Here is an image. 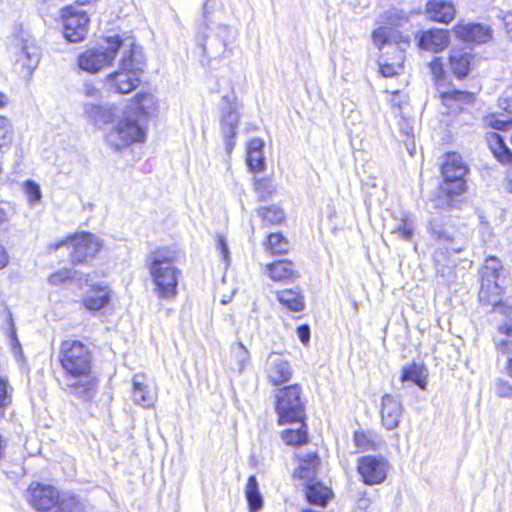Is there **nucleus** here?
I'll list each match as a JSON object with an SVG mask.
<instances>
[{"label": "nucleus", "instance_id": "f257e3e1", "mask_svg": "<svg viewBox=\"0 0 512 512\" xmlns=\"http://www.w3.org/2000/svg\"><path fill=\"white\" fill-rule=\"evenodd\" d=\"M58 360L63 370L62 388L84 402L91 401L97 392V379L88 347L81 341L65 340L60 344Z\"/></svg>", "mask_w": 512, "mask_h": 512}, {"label": "nucleus", "instance_id": "f03ea898", "mask_svg": "<svg viewBox=\"0 0 512 512\" xmlns=\"http://www.w3.org/2000/svg\"><path fill=\"white\" fill-rule=\"evenodd\" d=\"M480 276V301L496 306L495 311L505 317L504 324L499 327L498 335L494 338L496 349L502 353H510L512 352V307L497 305L506 280L501 261L496 257H488L480 271Z\"/></svg>", "mask_w": 512, "mask_h": 512}, {"label": "nucleus", "instance_id": "7ed1b4c3", "mask_svg": "<svg viewBox=\"0 0 512 512\" xmlns=\"http://www.w3.org/2000/svg\"><path fill=\"white\" fill-rule=\"evenodd\" d=\"M155 109L154 97L143 94L137 104L128 107L118 118L115 126L106 134L107 144L114 150L128 148L146 139L148 116Z\"/></svg>", "mask_w": 512, "mask_h": 512}, {"label": "nucleus", "instance_id": "20e7f679", "mask_svg": "<svg viewBox=\"0 0 512 512\" xmlns=\"http://www.w3.org/2000/svg\"><path fill=\"white\" fill-rule=\"evenodd\" d=\"M146 263L154 294L163 301L175 300L181 271L175 264L174 253L168 249H158L149 254Z\"/></svg>", "mask_w": 512, "mask_h": 512}, {"label": "nucleus", "instance_id": "39448f33", "mask_svg": "<svg viewBox=\"0 0 512 512\" xmlns=\"http://www.w3.org/2000/svg\"><path fill=\"white\" fill-rule=\"evenodd\" d=\"M121 53L118 70L107 75L106 82L111 90L127 94L139 86L146 63L142 49L135 45L132 38L124 39Z\"/></svg>", "mask_w": 512, "mask_h": 512}, {"label": "nucleus", "instance_id": "423d86ee", "mask_svg": "<svg viewBox=\"0 0 512 512\" xmlns=\"http://www.w3.org/2000/svg\"><path fill=\"white\" fill-rule=\"evenodd\" d=\"M14 69L24 79H29L40 62V49L28 31H19L11 46Z\"/></svg>", "mask_w": 512, "mask_h": 512}, {"label": "nucleus", "instance_id": "0eeeda50", "mask_svg": "<svg viewBox=\"0 0 512 512\" xmlns=\"http://www.w3.org/2000/svg\"><path fill=\"white\" fill-rule=\"evenodd\" d=\"M124 47V39L118 35L107 37L97 47L87 49L78 57V66L83 71L97 73L109 66L118 51Z\"/></svg>", "mask_w": 512, "mask_h": 512}, {"label": "nucleus", "instance_id": "6e6552de", "mask_svg": "<svg viewBox=\"0 0 512 512\" xmlns=\"http://www.w3.org/2000/svg\"><path fill=\"white\" fill-rule=\"evenodd\" d=\"M469 172L468 166L462 157L453 152L445 156L441 166L443 183L441 189L449 196H458L466 191V176Z\"/></svg>", "mask_w": 512, "mask_h": 512}, {"label": "nucleus", "instance_id": "1a4fd4ad", "mask_svg": "<svg viewBox=\"0 0 512 512\" xmlns=\"http://www.w3.org/2000/svg\"><path fill=\"white\" fill-rule=\"evenodd\" d=\"M276 412L279 424L302 422L305 407L301 400L299 385H290L279 389L276 393Z\"/></svg>", "mask_w": 512, "mask_h": 512}, {"label": "nucleus", "instance_id": "9d476101", "mask_svg": "<svg viewBox=\"0 0 512 512\" xmlns=\"http://www.w3.org/2000/svg\"><path fill=\"white\" fill-rule=\"evenodd\" d=\"M61 16L63 19V33L67 41L73 43L82 41L88 32L89 18L87 12L80 8L79 3H76L63 8Z\"/></svg>", "mask_w": 512, "mask_h": 512}, {"label": "nucleus", "instance_id": "9b49d317", "mask_svg": "<svg viewBox=\"0 0 512 512\" xmlns=\"http://www.w3.org/2000/svg\"><path fill=\"white\" fill-rule=\"evenodd\" d=\"M66 243H70L73 248L71 261L74 264L84 263L94 258L102 247L100 239L88 232L75 233L66 240L59 242L55 249H58Z\"/></svg>", "mask_w": 512, "mask_h": 512}, {"label": "nucleus", "instance_id": "f8f14e48", "mask_svg": "<svg viewBox=\"0 0 512 512\" xmlns=\"http://www.w3.org/2000/svg\"><path fill=\"white\" fill-rule=\"evenodd\" d=\"M240 105L234 95H226L221 101V131L224 137L226 151L230 154L234 148V138L240 120Z\"/></svg>", "mask_w": 512, "mask_h": 512}, {"label": "nucleus", "instance_id": "ddd939ff", "mask_svg": "<svg viewBox=\"0 0 512 512\" xmlns=\"http://www.w3.org/2000/svg\"><path fill=\"white\" fill-rule=\"evenodd\" d=\"M60 493L50 485L32 483L26 492L27 502L39 512L53 511L57 504Z\"/></svg>", "mask_w": 512, "mask_h": 512}, {"label": "nucleus", "instance_id": "4468645a", "mask_svg": "<svg viewBox=\"0 0 512 512\" xmlns=\"http://www.w3.org/2000/svg\"><path fill=\"white\" fill-rule=\"evenodd\" d=\"M389 465L382 457L364 456L358 461V472L367 485L382 483L387 476Z\"/></svg>", "mask_w": 512, "mask_h": 512}, {"label": "nucleus", "instance_id": "2eb2a0df", "mask_svg": "<svg viewBox=\"0 0 512 512\" xmlns=\"http://www.w3.org/2000/svg\"><path fill=\"white\" fill-rule=\"evenodd\" d=\"M83 115L87 122L97 128H102L114 120L117 109L109 103L83 101Z\"/></svg>", "mask_w": 512, "mask_h": 512}, {"label": "nucleus", "instance_id": "dca6fc26", "mask_svg": "<svg viewBox=\"0 0 512 512\" xmlns=\"http://www.w3.org/2000/svg\"><path fill=\"white\" fill-rule=\"evenodd\" d=\"M157 398V389L145 374L137 373L132 377V400L135 404L143 408H152Z\"/></svg>", "mask_w": 512, "mask_h": 512}, {"label": "nucleus", "instance_id": "f3484780", "mask_svg": "<svg viewBox=\"0 0 512 512\" xmlns=\"http://www.w3.org/2000/svg\"><path fill=\"white\" fill-rule=\"evenodd\" d=\"M403 414V406L400 400L390 394H385L380 403V416L382 425L387 430L398 427Z\"/></svg>", "mask_w": 512, "mask_h": 512}, {"label": "nucleus", "instance_id": "a211bd4d", "mask_svg": "<svg viewBox=\"0 0 512 512\" xmlns=\"http://www.w3.org/2000/svg\"><path fill=\"white\" fill-rule=\"evenodd\" d=\"M393 42L396 44L394 48L395 61L394 62H380V72L384 77H393L399 75L403 70V62L405 59L404 50L409 46L410 40L408 37L402 35H394Z\"/></svg>", "mask_w": 512, "mask_h": 512}, {"label": "nucleus", "instance_id": "6ab92c4d", "mask_svg": "<svg viewBox=\"0 0 512 512\" xmlns=\"http://www.w3.org/2000/svg\"><path fill=\"white\" fill-rule=\"evenodd\" d=\"M458 38L465 42L486 43L492 38V31L488 26L476 23H459L454 27Z\"/></svg>", "mask_w": 512, "mask_h": 512}, {"label": "nucleus", "instance_id": "aec40b11", "mask_svg": "<svg viewBox=\"0 0 512 512\" xmlns=\"http://www.w3.org/2000/svg\"><path fill=\"white\" fill-rule=\"evenodd\" d=\"M266 370L270 383L275 386L288 382L292 377L290 364L277 354L269 356Z\"/></svg>", "mask_w": 512, "mask_h": 512}, {"label": "nucleus", "instance_id": "412c9836", "mask_svg": "<svg viewBox=\"0 0 512 512\" xmlns=\"http://www.w3.org/2000/svg\"><path fill=\"white\" fill-rule=\"evenodd\" d=\"M449 32L444 29H431L422 32L418 45L421 49L434 53L444 50L449 45Z\"/></svg>", "mask_w": 512, "mask_h": 512}, {"label": "nucleus", "instance_id": "4be33fe9", "mask_svg": "<svg viewBox=\"0 0 512 512\" xmlns=\"http://www.w3.org/2000/svg\"><path fill=\"white\" fill-rule=\"evenodd\" d=\"M455 7L448 0H429L426 3L425 14L433 21L449 23L455 17Z\"/></svg>", "mask_w": 512, "mask_h": 512}, {"label": "nucleus", "instance_id": "5701e85b", "mask_svg": "<svg viewBox=\"0 0 512 512\" xmlns=\"http://www.w3.org/2000/svg\"><path fill=\"white\" fill-rule=\"evenodd\" d=\"M486 142L491 153L499 163L502 165L512 164V151L498 133H486Z\"/></svg>", "mask_w": 512, "mask_h": 512}, {"label": "nucleus", "instance_id": "b1692460", "mask_svg": "<svg viewBox=\"0 0 512 512\" xmlns=\"http://www.w3.org/2000/svg\"><path fill=\"white\" fill-rule=\"evenodd\" d=\"M265 273L273 281H288L298 277L295 266L291 261L281 260L265 266Z\"/></svg>", "mask_w": 512, "mask_h": 512}, {"label": "nucleus", "instance_id": "393cba45", "mask_svg": "<svg viewBox=\"0 0 512 512\" xmlns=\"http://www.w3.org/2000/svg\"><path fill=\"white\" fill-rule=\"evenodd\" d=\"M428 371L423 364L410 363L402 368L400 380L402 383L412 382L420 389L424 390L427 386Z\"/></svg>", "mask_w": 512, "mask_h": 512}, {"label": "nucleus", "instance_id": "a878e982", "mask_svg": "<svg viewBox=\"0 0 512 512\" xmlns=\"http://www.w3.org/2000/svg\"><path fill=\"white\" fill-rule=\"evenodd\" d=\"M111 293L107 286L93 288L84 298L83 305L90 311H98L108 305L111 300Z\"/></svg>", "mask_w": 512, "mask_h": 512}, {"label": "nucleus", "instance_id": "bb28decb", "mask_svg": "<svg viewBox=\"0 0 512 512\" xmlns=\"http://www.w3.org/2000/svg\"><path fill=\"white\" fill-rule=\"evenodd\" d=\"M320 465V459L316 453H309L300 460L299 467L295 470L294 476L312 482Z\"/></svg>", "mask_w": 512, "mask_h": 512}, {"label": "nucleus", "instance_id": "cd10ccee", "mask_svg": "<svg viewBox=\"0 0 512 512\" xmlns=\"http://www.w3.org/2000/svg\"><path fill=\"white\" fill-rule=\"evenodd\" d=\"M264 143L260 138H254L249 141L247 147V164L251 171H261L265 166V157L263 154Z\"/></svg>", "mask_w": 512, "mask_h": 512}, {"label": "nucleus", "instance_id": "c85d7f7f", "mask_svg": "<svg viewBox=\"0 0 512 512\" xmlns=\"http://www.w3.org/2000/svg\"><path fill=\"white\" fill-rule=\"evenodd\" d=\"M245 497L250 512H258L263 507V497L259 490V484L255 476H250L245 486Z\"/></svg>", "mask_w": 512, "mask_h": 512}, {"label": "nucleus", "instance_id": "c756f323", "mask_svg": "<svg viewBox=\"0 0 512 512\" xmlns=\"http://www.w3.org/2000/svg\"><path fill=\"white\" fill-rule=\"evenodd\" d=\"M332 495L331 490L319 482H308L306 497L307 500L315 505L326 506Z\"/></svg>", "mask_w": 512, "mask_h": 512}, {"label": "nucleus", "instance_id": "7c9ffc66", "mask_svg": "<svg viewBox=\"0 0 512 512\" xmlns=\"http://www.w3.org/2000/svg\"><path fill=\"white\" fill-rule=\"evenodd\" d=\"M471 55L462 51H453L449 58L450 69L457 78L466 77L470 69Z\"/></svg>", "mask_w": 512, "mask_h": 512}, {"label": "nucleus", "instance_id": "2f4dec72", "mask_svg": "<svg viewBox=\"0 0 512 512\" xmlns=\"http://www.w3.org/2000/svg\"><path fill=\"white\" fill-rule=\"evenodd\" d=\"M52 512H85L83 502L71 493L60 494Z\"/></svg>", "mask_w": 512, "mask_h": 512}, {"label": "nucleus", "instance_id": "473e14b6", "mask_svg": "<svg viewBox=\"0 0 512 512\" xmlns=\"http://www.w3.org/2000/svg\"><path fill=\"white\" fill-rule=\"evenodd\" d=\"M277 298L282 305H284L285 307L292 311L299 312L304 309V298L296 290L285 289L279 291L277 293Z\"/></svg>", "mask_w": 512, "mask_h": 512}, {"label": "nucleus", "instance_id": "72a5a7b5", "mask_svg": "<svg viewBox=\"0 0 512 512\" xmlns=\"http://www.w3.org/2000/svg\"><path fill=\"white\" fill-rule=\"evenodd\" d=\"M415 229V221L409 215H402L400 219L397 220L395 226L392 229L393 234L399 235L400 238L410 241L413 238Z\"/></svg>", "mask_w": 512, "mask_h": 512}, {"label": "nucleus", "instance_id": "f704fd0d", "mask_svg": "<svg viewBox=\"0 0 512 512\" xmlns=\"http://www.w3.org/2000/svg\"><path fill=\"white\" fill-rule=\"evenodd\" d=\"M257 214L266 225L280 224L285 218L284 211L276 205L261 207L257 210Z\"/></svg>", "mask_w": 512, "mask_h": 512}, {"label": "nucleus", "instance_id": "c9c22d12", "mask_svg": "<svg viewBox=\"0 0 512 512\" xmlns=\"http://www.w3.org/2000/svg\"><path fill=\"white\" fill-rule=\"evenodd\" d=\"M254 190L259 201H267L276 191V186L271 178H255Z\"/></svg>", "mask_w": 512, "mask_h": 512}, {"label": "nucleus", "instance_id": "e433bc0d", "mask_svg": "<svg viewBox=\"0 0 512 512\" xmlns=\"http://www.w3.org/2000/svg\"><path fill=\"white\" fill-rule=\"evenodd\" d=\"M484 123L498 131H506L512 128V118L503 113H491L484 117Z\"/></svg>", "mask_w": 512, "mask_h": 512}, {"label": "nucleus", "instance_id": "4c0bfd02", "mask_svg": "<svg viewBox=\"0 0 512 512\" xmlns=\"http://www.w3.org/2000/svg\"><path fill=\"white\" fill-rule=\"evenodd\" d=\"M266 249L271 254H284L289 249V242L283 235L271 233L267 238Z\"/></svg>", "mask_w": 512, "mask_h": 512}, {"label": "nucleus", "instance_id": "58836bf2", "mask_svg": "<svg viewBox=\"0 0 512 512\" xmlns=\"http://www.w3.org/2000/svg\"><path fill=\"white\" fill-rule=\"evenodd\" d=\"M282 439L288 445H301L307 442V430L304 428V424L301 422L299 429H288L282 432Z\"/></svg>", "mask_w": 512, "mask_h": 512}, {"label": "nucleus", "instance_id": "ea45409f", "mask_svg": "<svg viewBox=\"0 0 512 512\" xmlns=\"http://www.w3.org/2000/svg\"><path fill=\"white\" fill-rule=\"evenodd\" d=\"M232 354L237 363V369L242 372L250 363V353L245 345L241 342L236 343L232 347Z\"/></svg>", "mask_w": 512, "mask_h": 512}, {"label": "nucleus", "instance_id": "a19ab883", "mask_svg": "<svg viewBox=\"0 0 512 512\" xmlns=\"http://www.w3.org/2000/svg\"><path fill=\"white\" fill-rule=\"evenodd\" d=\"M440 93L445 105H448L450 101H459L462 103H472L474 101V95L467 91L450 90Z\"/></svg>", "mask_w": 512, "mask_h": 512}, {"label": "nucleus", "instance_id": "79ce46f5", "mask_svg": "<svg viewBox=\"0 0 512 512\" xmlns=\"http://www.w3.org/2000/svg\"><path fill=\"white\" fill-rule=\"evenodd\" d=\"M23 189L30 206H35L36 204L40 203L42 192L40 186L36 182L32 180L25 181L23 184Z\"/></svg>", "mask_w": 512, "mask_h": 512}, {"label": "nucleus", "instance_id": "37998d69", "mask_svg": "<svg viewBox=\"0 0 512 512\" xmlns=\"http://www.w3.org/2000/svg\"><path fill=\"white\" fill-rule=\"evenodd\" d=\"M12 142V127L9 120L0 116V152L10 146Z\"/></svg>", "mask_w": 512, "mask_h": 512}, {"label": "nucleus", "instance_id": "c03bdc74", "mask_svg": "<svg viewBox=\"0 0 512 512\" xmlns=\"http://www.w3.org/2000/svg\"><path fill=\"white\" fill-rule=\"evenodd\" d=\"M217 37L222 40L224 48L227 49L236 40L237 33L228 25H218Z\"/></svg>", "mask_w": 512, "mask_h": 512}, {"label": "nucleus", "instance_id": "a18cd8bd", "mask_svg": "<svg viewBox=\"0 0 512 512\" xmlns=\"http://www.w3.org/2000/svg\"><path fill=\"white\" fill-rule=\"evenodd\" d=\"M390 38V31L385 27H379L372 34L373 43L379 49H382L386 44L391 45Z\"/></svg>", "mask_w": 512, "mask_h": 512}, {"label": "nucleus", "instance_id": "49530a36", "mask_svg": "<svg viewBox=\"0 0 512 512\" xmlns=\"http://www.w3.org/2000/svg\"><path fill=\"white\" fill-rule=\"evenodd\" d=\"M436 262V270L437 273L445 278L447 281H452L454 279V269L455 265L453 261H448L447 264H442L439 260L438 256L435 257Z\"/></svg>", "mask_w": 512, "mask_h": 512}, {"label": "nucleus", "instance_id": "de8ad7c7", "mask_svg": "<svg viewBox=\"0 0 512 512\" xmlns=\"http://www.w3.org/2000/svg\"><path fill=\"white\" fill-rule=\"evenodd\" d=\"M83 101L100 102L102 92L91 83H85L82 88Z\"/></svg>", "mask_w": 512, "mask_h": 512}, {"label": "nucleus", "instance_id": "09e8293b", "mask_svg": "<svg viewBox=\"0 0 512 512\" xmlns=\"http://www.w3.org/2000/svg\"><path fill=\"white\" fill-rule=\"evenodd\" d=\"M72 276L73 271L71 269H61L51 274L48 278V282L51 285L58 286L64 283L65 281L71 279Z\"/></svg>", "mask_w": 512, "mask_h": 512}, {"label": "nucleus", "instance_id": "8fccbe9b", "mask_svg": "<svg viewBox=\"0 0 512 512\" xmlns=\"http://www.w3.org/2000/svg\"><path fill=\"white\" fill-rule=\"evenodd\" d=\"M215 239H216L217 250L219 251L220 255L222 256L223 261L225 262L226 266H228L230 263V251L228 248L227 240L221 234H217Z\"/></svg>", "mask_w": 512, "mask_h": 512}, {"label": "nucleus", "instance_id": "3c124183", "mask_svg": "<svg viewBox=\"0 0 512 512\" xmlns=\"http://www.w3.org/2000/svg\"><path fill=\"white\" fill-rule=\"evenodd\" d=\"M494 392L499 397H512V386L503 380H496L494 383Z\"/></svg>", "mask_w": 512, "mask_h": 512}, {"label": "nucleus", "instance_id": "603ef678", "mask_svg": "<svg viewBox=\"0 0 512 512\" xmlns=\"http://www.w3.org/2000/svg\"><path fill=\"white\" fill-rule=\"evenodd\" d=\"M354 443L356 447L361 450H369L372 448V441L369 439L368 435L363 431H357L354 434Z\"/></svg>", "mask_w": 512, "mask_h": 512}, {"label": "nucleus", "instance_id": "864d4df0", "mask_svg": "<svg viewBox=\"0 0 512 512\" xmlns=\"http://www.w3.org/2000/svg\"><path fill=\"white\" fill-rule=\"evenodd\" d=\"M429 66L436 84L439 85L440 81L444 79L443 64L441 63L439 58H434V60L430 63Z\"/></svg>", "mask_w": 512, "mask_h": 512}, {"label": "nucleus", "instance_id": "5fc2aeb1", "mask_svg": "<svg viewBox=\"0 0 512 512\" xmlns=\"http://www.w3.org/2000/svg\"><path fill=\"white\" fill-rule=\"evenodd\" d=\"M15 214V209L9 203L0 205V226L6 224Z\"/></svg>", "mask_w": 512, "mask_h": 512}, {"label": "nucleus", "instance_id": "6e6d98bb", "mask_svg": "<svg viewBox=\"0 0 512 512\" xmlns=\"http://www.w3.org/2000/svg\"><path fill=\"white\" fill-rule=\"evenodd\" d=\"M498 107L501 111L505 112L504 115L512 118V98L501 97L498 101Z\"/></svg>", "mask_w": 512, "mask_h": 512}, {"label": "nucleus", "instance_id": "4d7b16f0", "mask_svg": "<svg viewBox=\"0 0 512 512\" xmlns=\"http://www.w3.org/2000/svg\"><path fill=\"white\" fill-rule=\"evenodd\" d=\"M297 335L300 339V341L307 345L310 340V328L308 325H302L297 328Z\"/></svg>", "mask_w": 512, "mask_h": 512}, {"label": "nucleus", "instance_id": "13d9d810", "mask_svg": "<svg viewBox=\"0 0 512 512\" xmlns=\"http://www.w3.org/2000/svg\"><path fill=\"white\" fill-rule=\"evenodd\" d=\"M371 505L370 498L362 496L357 500V509L365 511Z\"/></svg>", "mask_w": 512, "mask_h": 512}, {"label": "nucleus", "instance_id": "bf43d9fd", "mask_svg": "<svg viewBox=\"0 0 512 512\" xmlns=\"http://www.w3.org/2000/svg\"><path fill=\"white\" fill-rule=\"evenodd\" d=\"M390 102L393 106L401 108L404 99L400 96V93L398 91H394L392 92V98Z\"/></svg>", "mask_w": 512, "mask_h": 512}, {"label": "nucleus", "instance_id": "052dcab7", "mask_svg": "<svg viewBox=\"0 0 512 512\" xmlns=\"http://www.w3.org/2000/svg\"><path fill=\"white\" fill-rule=\"evenodd\" d=\"M9 262L8 254L3 246L0 245V269L7 266Z\"/></svg>", "mask_w": 512, "mask_h": 512}, {"label": "nucleus", "instance_id": "680f3d73", "mask_svg": "<svg viewBox=\"0 0 512 512\" xmlns=\"http://www.w3.org/2000/svg\"><path fill=\"white\" fill-rule=\"evenodd\" d=\"M504 184H505V189L507 191H509L510 193H512V170H509L506 173Z\"/></svg>", "mask_w": 512, "mask_h": 512}, {"label": "nucleus", "instance_id": "e2e57ef3", "mask_svg": "<svg viewBox=\"0 0 512 512\" xmlns=\"http://www.w3.org/2000/svg\"><path fill=\"white\" fill-rule=\"evenodd\" d=\"M213 10V3L211 0H207L205 3H204V6H203V15L205 18H207V16L212 12Z\"/></svg>", "mask_w": 512, "mask_h": 512}, {"label": "nucleus", "instance_id": "0e129e2a", "mask_svg": "<svg viewBox=\"0 0 512 512\" xmlns=\"http://www.w3.org/2000/svg\"><path fill=\"white\" fill-rule=\"evenodd\" d=\"M6 104V96L0 93V108Z\"/></svg>", "mask_w": 512, "mask_h": 512}, {"label": "nucleus", "instance_id": "69168bd1", "mask_svg": "<svg viewBox=\"0 0 512 512\" xmlns=\"http://www.w3.org/2000/svg\"><path fill=\"white\" fill-rule=\"evenodd\" d=\"M508 371H509V374L512 377V358L509 359Z\"/></svg>", "mask_w": 512, "mask_h": 512}]
</instances>
